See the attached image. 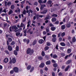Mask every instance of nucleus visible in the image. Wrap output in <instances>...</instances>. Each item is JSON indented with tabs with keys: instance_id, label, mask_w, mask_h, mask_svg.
Here are the masks:
<instances>
[{
	"instance_id": "f257e3e1",
	"label": "nucleus",
	"mask_w": 76,
	"mask_h": 76,
	"mask_svg": "<svg viewBox=\"0 0 76 76\" xmlns=\"http://www.w3.org/2000/svg\"><path fill=\"white\" fill-rule=\"evenodd\" d=\"M34 49H31L30 48H28L26 50V53L27 54H30V56H32V55L34 54Z\"/></svg>"
},
{
	"instance_id": "f03ea898",
	"label": "nucleus",
	"mask_w": 76,
	"mask_h": 76,
	"mask_svg": "<svg viewBox=\"0 0 76 76\" xmlns=\"http://www.w3.org/2000/svg\"><path fill=\"white\" fill-rule=\"evenodd\" d=\"M11 27L12 30H14V29L15 30H14V31L15 32L17 33L18 32L20 31V29H18V28L16 27V26H12Z\"/></svg>"
},
{
	"instance_id": "7ed1b4c3",
	"label": "nucleus",
	"mask_w": 76,
	"mask_h": 76,
	"mask_svg": "<svg viewBox=\"0 0 76 76\" xmlns=\"http://www.w3.org/2000/svg\"><path fill=\"white\" fill-rule=\"evenodd\" d=\"M13 70L15 73H18L19 68L17 67H15L13 68Z\"/></svg>"
},
{
	"instance_id": "20e7f679",
	"label": "nucleus",
	"mask_w": 76,
	"mask_h": 76,
	"mask_svg": "<svg viewBox=\"0 0 76 76\" xmlns=\"http://www.w3.org/2000/svg\"><path fill=\"white\" fill-rule=\"evenodd\" d=\"M23 41L24 42H26L27 44H28L29 43V39H23Z\"/></svg>"
},
{
	"instance_id": "39448f33",
	"label": "nucleus",
	"mask_w": 76,
	"mask_h": 76,
	"mask_svg": "<svg viewBox=\"0 0 76 76\" xmlns=\"http://www.w3.org/2000/svg\"><path fill=\"white\" fill-rule=\"evenodd\" d=\"M76 41V37H74L72 39V41H71L70 42L71 44H72V42H73V43H74Z\"/></svg>"
},
{
	"instance_id": "423d86ee",
	"label": "nucleus",
	"mask_w": 76,
	"mask_h": 76,
	"mask_svg": "<svg viewBox=\"0 0 76 76\" xmlns=\"http://www.w3.org/2000/svg\"><path fill=\"white\" fill-rule=\"evenodd\" d=\"M12 62L13 64H15L16 62V59L15 58H13L12 59Z\"/></svg>"
},
{
	"instance_id": "0eeeda50",
	"label": "nucleus",
	"mask_w": 76,
	"mask_h": 76,
	"mask_svg": "<svg viewBox=\"0 0 76 76\" xmlns=\"http://www.w3.org/2000/svg\"><path fill=\"white\" fill-rule=\"evenodd\" d=\"M8 49L9 51H12V46H10V45H8Z\"/></svg>"
},
{
	"instance_id": "6e6552de",
	"label": "nucleus",
	"mask_w": 76,
	"mask_h": 76,
	"mask_svg": "<svg viewBox=\"0 0 76 76\" xmlns=\"http://www.w3.org/2000/svg\"><path fill=\"white\" fill-rule=\"evenodd\" d=\"M44 67V64L43 63H41L39 66V67L40 68H43Z\"/></svg>"
},
{
	"instance_id": "1a4fd4ad",
	"label": "nucleus",
	"mask_w": 76,
	"mask_h": 76,
	"mask_svg": "<svg viewBox=\"0 0 76 76\" xmlns=\"http://www.w3.org/2000/svg\"><path fill=\"white\" fill-rule=\"evenodd\" d=\"M51 64V61L50 60L47 61L46 62V65H50Z\"/></svg>"
},
{
	"instance_id": "9d476101",
	"label": "nucleus",
	"mask_w": 76,
	"mask_h": 76,
	"mask_svg": "<svg viewBox=\"0 0 76 76\" xmlns=\"http://www.w3.org/2000/svg\"><path fill=\"white\" fill-rule=\"evenodd\" d=\"M38 59L40 61H41L43 59V57L41 56H39L38 57Z\"/></svg>"
},
{
	"instance_id": "9b49d317",
	"label": "nucleus",
	"mask_w": 76,
	"mask_h": 76,
	"mask_svg": "<svg viewBox=\"0 0 76 76\" xmlns=\"http://www.w3.org/2000/svg\"><path fill=\"white\" fill-rule=\"evenodd\" d=\"M44 40L42 39H40L38 41V42L39 44H43V43H44Z\"/></svg>"
},
{
	"instance_id": "f8f14e48",
	"label": "nucleus",
	"mask_w": 76,
	"mask_h": 76,
	"mask_svg": "<svg viewBox=\"0 0 76 76\" xmlns=\"http://www.w3.org/2000/svg\"><path fill=\"white\" fill-rule=\"evenodd\" d=\"M48 12V10H44L42 12H41L40 13H41L42 14H45V13H46Z\"/></svg>"
},
{
	"instance_id": "ddd939ff",
	"label": "nucleus",
	"mask_w": 76,
	"mask_h": 76,
	"mask_svg": "<svg viewBox=\"0 0 76 76\" xmlns=\"http://www.w3.org/2000/svg\"><path fill=\"white\" fill-rule=\"evenodd\" d=\"M66 26L67 28H69L71 26V24L70 23H68L66 25Z\"/></svg>"
},
{
	"instance_id": "4468645a",
	"label": "nucleus",
	"mask_w": 76,
	"mask_h": 76,
	"mask_svg": "<svg viewBox=\"0 0 76 76\" xmlns=\"http://www.w3.org/2000/svg\"><path fill=\"white\" fill-rule=\"evenodd\" d=\"M46 31L47 33L49 32L50 31V27H47L46 28Z\"/></svg>"
},
{
	"instance_id": "2eb2a0df",
	"label": "nucleus",
	"mask_w": 76,
	"mask_h": 76,
	"mask_svg": "<svg viewBox=\"0 0 76 76\" xmlns=\"http://www.w3.org/2000/svg\"><path fill=\"white\" fill-rule=\"evenodd\" d=\"M37 44V40H34L32 43V45H35Z\"/></svg>"
},
{
	"instance_id": "dca6fc26",
	"label": "nucleus",
	"mask_w": 76,
	"mask_h": 76,
	"mask_svg": "<svg viewBox=\"0 0 76 76\" xmlns=\"http://www.w3.org/2000/svg\"><path fill=\"white\" fill-rule=\"evenodd\" d=\"M66 28V26L65 25H62L61 26V29L62 30H64Z\"/></svg>"
},
{
	"instance_id": "f3484780",
	"label": "nucleus",
	"mask_w": 76,
	"mask_h": 76,
	"mask_svg": "<svg viewBox=\"0 0 76 76\" xmlns=\"http://www.w3.org/2000/svg\"><path fill=\"white\" fill-rule=\"evenodd\" d=\"M8 61H9L8 58H6L4 60V63H7L8 62Z\"/></svg>"
},
{
	"instance_id": "a211bd4d",
	"label": "nucleus",
	"mask_w": 76,
	"mask_h": 76,
	"mask_svg": "<svg viewBox=\"0 0 76 76\" xmlns=\"http://www.w3.org/2000/svg\"><path fill=\"white\" fill-rule=\"evenodd\" d=\"M56 28L55 27H52L50 28V29L52 31H54L55 30H56Z\"/></svg>"
},
{
	"instance_id": "6ab92c4d",
	"label": "nucleus",
	"mask_w": 76,
	"mask_h": 76,
	"mask_svg": "<svg viewBox=\"0 0 76 76\" xmlns=\"http://www.w3.org/2000/svg\"><path fill=\"white\" fill-rule=\"evenodd\" d=\"M35 69V68H34V66H32L31 69L30 70V72H31V73H32V72H33V71H34V69Z\"/></svg>"
},
{
	"instance_id": "aec40b11",
	"label": "nucleus",
	"mask_w": 76,
	"mask_h": 76,
	"mask_svg": "<svg viewBox=\"0 0 76 76\" xmlns=\"http://www.w3.org/2000/svg\"><path fill=\"white\" fill-rule=\"evenodd\" d=\"M56 18L55 17H54L52 18L51 21L53 22H56Z\"/></svg>"
},
{
	"instance_id": "412c9836",
	"label": "nucleus",
	"mask_w": 76,
	"mask_h": 76,
	"mask_svg": "<svg viewBox=\"0 0 76 76\" xmlns=\"http://www.w3.org/2000/svg\"><path fill=\"white\" fill-rule=\"evenodd\" d=\"M70 68V65H68L67 66L66 68L65 69V72H67L68 70H69V69Z\"/></svg>"
},
{
	"instance_id": "4be33fe9",
	"label": "nucleus",
	"mask_w": 76,
	"mask_h": 76,
	"mask_svg": "<svg viewBox=\"0 0 76 76\" xmlns=\"http://www.w3.org/2000/svg\"><path fill=\"white\" fill-rule=\"evenodd\" d=\"M31 69V65H28L27 67V70H29Z\"/></svg>"
},
{
	"instance_id": "5701e85b",
	"label": "nucleus",
	"mask_w": 76,
	"mask_h": 76,
	"mask_svg": "<svg viewBox=\"0 0 76 76\" xmlns=\"http://www.w3.org/2000/svg\"><path fill=\"white\" fill-rule=\"evenodd\" d=\"M57 40V38L56 37L53 38L52 39V41L53 42H56V40Z\"/></svg>"
},
{
	"instance_id": "b1692460",
	"label": "nucleus",
	"mask_w": 76,
	"mask_h": 76,
	"mask_svg": "<svg viewBox=\"0 0 76 76\" xmlns=\"http://www.w3.org/2000/svg\"><path fill=\"white\" fill-rule=\"evenodd\" d=\"M18 51L16 50H15L14 51V54L15 56H18Z\"/></svg>"
},
{
	"instance_id": "393cba45",
	"label": "nucleus",
	"mask_w": 76,
	"mask_h": 76,
	"mask_svg": "<svg viewBox=\"0 0 76 76\" xmlns=\"http://www.w3.org/2000/svg\"><path fill=\"white\" fill-rule=\"evenodd\" d=\"M71 51L72 50H71V49H68L67 50V53L68 54H70V53H71Z\"/></svg>"
},
{
	"instance_id": "a878e982",
	"label": "nucleus",
	"mask_w": 76,
	"mask_h": 76,
	"mask_svg": "<svg viewBox=\"0 0 76 76\" xmlns=\"http://www.w3.org/2000/svg\"><path fill=\"white\" fill-rule=\"evenodd\" d=\"M13 10H12L11 9L10 11L9 12H8V15H11V14H12V13H13Z\"/></svg>"
},
{
	"instance_id": "bb28decb",
	"label": "nucleus",
	"mask_w": 76,
	"mask_h": 76,
	"mask_svg": "<svg viewBox=\"0 0 76 76\" xmlns=\"http://www.w3.org/2000/svg\"><path fill=\"white\" fill-rule=\"evenodd\" d=\"M4 53H6L7 54H8V55H9L10 53H9V52L8 50H6L4 51Z\"/></svg>"
},
{
	"instance_id": "cd10ccee",
	"label": "nucleus",
	"mask_w": 76,
	"mask_h": 76,
	"mask_svg": "<svg viewBox=\"0 0 76 76\" xmlns=\"http://www.w3.org/2000/svg\"><path fill=\"white\" fill-rule=\"evenodd\" d=\"M53 58H57V55L56 54H55L54 55H53Z\"/></svg>"
},
{
	"instance_id": "c85d7f7f",
	"label": "nucleus",
	"mask_w": 76,
	"mask_h": 76,
	"mask_svg": "<svg viewBox=\"0 0 76 76\" xmlns=\"http://www.w3.org/2000/svg\"><path fill=\"white\" fill-rule=\"evenodd\" d=\"M48 49H49V47H48V46H46L45 48H44V50H45V51H47V50H48Z\"/></svg>"
},
{
	"instance_id": "c756f323",
	"label": "nucleus",
	"mask_w": 76,
	"mask_h": 76,
	"mask_svg": "<svg viewBox=\"0 0 76 76\" xmlns=\"http://www.w3.org/2000/svg\"><path fill=\"white\" fill-rule=\"evenodd\" d=\"M71 63V60H68L66 63V64H69Z\"/></svg>"
},
{
	"instance_id": "7c9ffc66",
	"label": "nucleus",
	"mask_w": 76,
	"mask_h": 76,
	"mask_svg": "<svg viewBox=\"0 0 76 76\" xmlns=\"http://www.w3.org/2000/svg\"><path fill=\"white\" fill-rule=\"evenodd\" d=\"M8 40L9 42H12V39L10 37H8Z\"/></svg>"
},
{
	"instance_id": "2f4dec72",
	"label": "nucleus",
	"mask_w": 76,
	"mask_h": 76,
	"mask_svg": "<svg viewBox=\"0 0 76 76\" xmlns=\"http://www.w3.org/2000/svg\"><path fill=\"white\" fill-rule=\"evenodd\" d=\"M60 44L61 45V46H64L66 45V44H65V43H64V42H61Z\"/></svg>"
},
{
	"instance_id": "473e14b6",
	"label": "nucleus",
	"mask_w": 76,
	"mask_h": 76,
	"mask_svg": "<svg viewBox=\"0 0 76 76\" xmlns=\"http://www.w3.org/2000/svg\"><path fill=\"white\" fill-rule=\"evenodd\" d=\"M20 28H22L25 25V24H24L23 23H21L20 25Z\"/></svg>"
},
{
	"instance_id": "72a5a7b5",
	"label": "nucleus",
	"mask_w": 76,
	"mask_h": 76,
	"mask_svg": "<svg viewBox=\"0 0 76 76\" xmlns=\"http://www.w3.org/2000/svg\"><path fill=\"white\" fill-rule=\"evenodd\" d=\"M52 16L53 17H58V15L57 14H53L52 15Z\"/></svg>"
},
{
	"instance_id": "f704fd0d",
	"label": "nucleus",
	"mask_w": 76,
	"mask_h": 76,
	"mask_svg": "<svg viewBox=\"0 0 76 76\" xmlns=\"http://www.w3.org/2000/svg\"><path fill=\"white\" fill-rule=\"evenodd\" d=\"M15 5H12L11 6V9H15Z\"/></svg>"
},
{
	"instance_id": "c9c22d12",
	"label": "nucleus",
	"mask_w": 76,
	"mask_h": 76,
	"mask_svg": "<svg viewBox=\"0 0 76 76\" xmlns=\"http://www.w3.org/2000/svg\"><path fill=\"white\" fill-rule=\"evenodd\" d=\"M65 35V33L64 32H63V33H62L61 34V36L62 37H63Z\"/></svg>"
},
{
	"instance_id": "e433bc0d",
	"label": "nucleus",
	"mask_w": 76,
	"mask_h": 76,
	"mask_svg": "<svg viewBox=\"0 0 76 76\" xmlns=\"http://www.w3.org/2000/svg\"><path fill=\"white\" fill-rule=\"evenodd\" d=\"M46 45L47 46H50V45H51V43H50V42H47Z\"/></svg>"
},
{
	"instance_id": "4c0bfd02",
	"label": "nucleus",
	"mask_w": 76,
	"mask_h": 76,
	"mask_svg": "<svg viewBox=\"0 0 76 76\" xmlns=\"http://www.w3.org/2000/svg\"><path fill=\"white\" fill-rule=\"evenodd\" d=\"M15 44V42L14 41H12L11 43V45H13Z\"/></svg>"
},
{
	"instance_id": "58836bf2",
	"label": "nucleus",
	"mask_w": 76,
	"mask_h": 76,
	"mask_svg": "<svg viewBox=\"0 0 76 76\" xmlns=\"http://www.w3.org/2000/svg\"><path fill=\"white\" fill-rule=\"evenodd\" d=\"M42 56L44 57V56H45V52H44V51H42Z\"/></svg>"
},
{
	"instance_id": "ea45409f",
	"label": "nucleus",
	"mask_w": 76,
	"mask_h": 76,
	"mask_svg": "<svg viewBox=\"0 0 76 76\" xmlns=\"http://www.w3.org/2000/svg\"><path fill=\"white\" fill-rule=\"evenodd\" d=\"M53 66L54 67H57V64H53Z\"/></svg>"
},
{
	"instance_id": "a19ab883",
	"label": "nucleus",
	"mask_w": 76,
	"mask_h": 76,
	"mask_svg": "<svg viewBox=\"0 0 76 76\" xmlns=\"http://www.w3.org/2000/svg\"><path fill=\"white\" fill-rule=\"evenodd\" d=\"M48 3L49 4H51V3H52V1L51 0L49 1L48 2Z\"/></svg>"
},
{
	"instance_id": "79ce46f5",
	"label": "nucleus",
	"mask_w": 76,
	"mask_h": 76,
	"mask_svg": "<svg viewBox=\"0 0 76 76\" xmlns=\"http://www.w3.org/2000/svg\"><path fill=\"white\" fill-rule=\"evenodd\" d=\"M34 6H38V2L37 1H35L34 4Z\"/></svg>"
},
{
	"instance_id": "37998d69",
	"label": "nucleus",
	"mask_w": 76,
	"mask_h": 76,
	"mask_svg": "<svg viewBox=\"0 0 76 76\" xmlns=\"http://www.w3.org/2000/svg\"><path fill=\"white\" fill-rule=\"evenodd\" d=\"M10 73L11 74H12L14 73V71L13 70H11L10 72Z\"/></svg>"
},
{
	"instance_id": "c03bdc74",
	"label": "nucleus",
	"mask_w": 76,
	"mask_h": 76,
	"mask_svg": "<svg viewBox=\"0 0 76 76\" xmlns=\"http://www.w3.org/2000/svg\"><path fill=\"white\" fill-rule=\"evenodd\" d=\"M38 3H40V4L43 3V2H42V0H39L38 1Z\"/></svg>"
},
{
	"instance_id": "a18cd8bd",
	"label": "nucleus",
	"mask_w": 76,
	"mask_h": 76,
	"mask_svg": "<svg viewBox=\"0 0 76 76\" xmlns=\"http://www.w3.org/2000/svg\"><path fill=\"white\" fill-rule=\"evenodd\" d=\"M7 4L8 6H10V5L12 4V3H11V2L9 1L7 3Z\"/></svg>"
},
{
	"instance_id": "49530a36",
	"label": "nucleus",
	"mask_w": 76,
	"mask_h": 76,
	"mask_svg": "<svg viewBox=\"0 0 76 76\" xmlns=\"http://www.w3.org/2000/svg\"><path fill=\"white\" fill-rule=\"evenodd\" d=\"M19 46H17L16 47V50L15 51H19Z\"/></svg>"
},
{
	"instance_id": "de8ad7c7",
	"label": "nucleus",
	"mask_w": 76,
	"mask_h": 76,
	"mask_svg": "<svg viewBox=\"0 0 76 76\" xmlns=\"http://www.w3.org/2000/svg\"><path fill=\"white\" fill-rule=\"evenodd\" d=\"M61 55L62 56V57H64V56H65L66 55L64 53H61Z\"/></svg>"
},
{
	"instance_id": "09e8293b",
	"label": "nucleus",
	"mask_w": 76,
	"mask_h": 76,
	"mask_svg": "<svg viewBox=\"0 0 76 76\" xmlns=\"http://www.w3.org/2000/svg\"><path fill=\"white\" fill-rule=\"evenodd\" d=\"M7 13H3L2 14H1V16H5L6 15H7Z\"/></svg>"
},
{
	"instance_id": "8fccbe9b",
	"label": "nucleus",
	"mask_w": 76,
	"mask_h": 76,
	"mask_svg": "<svg viewBox=\"0 0 76 76\" xmlns=\"http://www.w3.org/2000/svg\"><path fill=\"white\" fill-rule=\"evenodd\" d=\"M36 17L37 19V20L38 19H39V14H37L36 15Z\"/></svg>"
},
{
	"instance_id": "3c124183",
	"label": "nucleus",
	"mask_w": 76,
	"mask_h": 76,
	"mask_svg": "<svg viewBox=\"0 0 76 76\" xmlns=\"http://www.w3.org/2000/svg\"><path fill=\"white\" fill-rule=\"evenodd\" d=\"M26 10H23V15H26Z\"/></svg>"
},
{
	"instance_id": "603ef678",
	"label": "nucleus",
	"mask_w": 76,
	"mask_h": 76,
	"mask_svg": "<svg viewBox=\"0 0 76 76\" xmlns=\"http://www.w3.org/2000/svg\"><path fill=\"white\" fill-rule=\"evenodd\" d=\"M44 5H42L41 6V7H40V10H42L43 9H44Z\"/></svg>"
},
{
	"instance_id": "864d4df0",
	"label": "nucleus",
	"mask_w": 76,
	"mask_h": 76,
	"mask_svg": "<svg viewBox=\"0 0 76 76\" xmlns=\"http://www.w3.org/2000/svg\"><path fill=\"white\" fill-rule=\"evenodd\" d=\"M40 74H43V70L41 69L40 70Z\"/></svg>"
},
{
	"instance_id": "5fc2aeb1",
	"label": "nucleus",
	"mask_w": 76,
	"mask_h": 76,
	"mask_svg": "<svg viewBox=\"0 0 76 76\" xmlns=\"http://www.w3.org/2000/svg\"><path fill=\"white\" fill-rule=\"evenodd\" d=\"M45 58L47 60H49V59L48 58V56L47 55L45 56Z\"/></svg>"
},
{
	"instance_id": "6e6d98bb",
	"label": "nucleus",
	"mask_w": 76,
	"mask_h": 76,
	"mask_svg": "<svg viewBox=\"0 0 76 76\" xmlns=\"http://www.w3.org/2000/svg\"><path fill=\"white\" fill-rule=\"evenodd\" d=\"M55 23L56 25H58V24H59V21H57L55 22Z\"/></svg>"
},
{
	"instance_id": "4d7b16f0",
	"label": "nucleus",
	"mask_w": 76,
	"mask_h": 76,
	"mask_svg": "<svg viewBox=\"0 0 76 76\" xmlns=\"http://www.w3.org/2000/svg\"><path fill=\"white\" fill-rule=\"evenodd\" d=\"M68 39L69 41H70V40H71V39H72V37L69 36L68 37Z\"/></svg>"
},
{
	"instance_id": "13d9d810",
	"label": "nucleus",
	"mask_w": 76,
	"mask_h": 76,
	"mask_svg": "<svg viewBox=\"0 0 76 76\" xmlns=\"http://www.w3.org/2000/svg\"><path fill=\"white\" fill-rule=\"evenodd\" d=\"M15 34H16V36H19V35H20V33H16Z\"/></svg>"
},
{
	"instance_id": "bf43d9fd",
	"label": "nucleus",
	"mask_w": 76,
	"mask_h": 76,
	"mask_svg": "<svg viewBox=\"0 0 76 76\" xmlns=\"http://www.w3.org/2000/svg\"><path fill=\"white\" fill-rule=\"evenodd\" d=\"M49 18H50L49 17H46L44 19V20H48V19H49Z\"/></svg>"
},
{
	"instance_id": "052dcab7",
	"label": "nucleus",
	"mask_w": 76,
	"mask_h": 76,
	"mask_svg": "<svg viewBox=\"0 0 76 76\" xmlns=\"http://www.w3.org/2000/svg\"><path fill=\"white\" fill-rule=\"evenodd\" d=\"M52 76H56V73H55L54 72H52Z\"/></svg>"
},
{
	"instance_id": "680f3d73",
	"label": "nucleus",
	"mask_w": 76,
	"mask_h": 76,
	"mask_svg": "<svg viewBox=\"0 0 76 76\" xmlns=\"http://www.w3.org/2000/svg\"><path fill=\"white\" fill-rule=\"evenodd\" d=\"M49 26L50 27H51V26H54V25L52 23H50L49 24Z\"/></svg>"
},
{
	"instance_id": "e2e57ef3",
	"label": "nucleus",
	"mask_w": 76,
	"mask_h": 76,
	"mask_svg": "<svg viewBox=\"0 0 76 76\" xmlns=\"http://www.w3.org/2000/svg\"><path fill=\"white\" fill-rule=\"evenodd\" d=\"M62 39H63L61 37H60L59 38V41L60 42H61V41H62Z\"/></svg>"
},
{
	"instance_id": "0e129e2a",
	"label": "nucleus",
	"mask_w": 76,
	"mask_h": 76,
	"mask_svg": "<svg viewBox=\"0 0 76 76\" xmlns=\"http://www.w3.org/2000/svg\"><path fill=\"white\" fill-rule=\"evenodd\" d=\"M31 29H29L27 31V33H30L31 31Z\"/></svg>"
},
{
	"instance_id": "69168bd1",
	"label": "nucleus",
	"mask_w": 76,
	"mask_h": 76,
	"mask_svg": "<svg viewBox=\"0 0 76 76\" xmlns=\"http://www.w3.org/2000/svg\"><path fill=\"white\" fill-rule=\"evenodd\" d=\"M27 31V29H26L24 31H23V33L25 34H26V31Z\"/></svg>"
},
{
	"instance_id": "338daca9",
	"label": "nucleus",
	"mask_w": 76,
	"mask_h": 76,
	"mask_svg": "<svg viewBox=\"0 0 76 76\" xmlns=\"http://www.w3.org/2000/svg\"><path fill=\"white\" fill-rule=\"evenodd\" d=\"M52 37L53 38H56V36L55 34H53L52 35Z\"/></svg>"
},
{
	"instance_id": "774afa93",
	"label": "nucleus",
	"mask_w": 76,
	"mask_h": 76,
	"mask_svg": "<svg viewBox=\"0 0 76 76\" xmlns=\"http://www.w3.org/2000/svg\"><path fill=\"white\" fill-rule=\"evenodd\" d=\"M58 76H61L62 75V73L61 72H59L58 74Z\"/></svg>"
}]
</instances>
